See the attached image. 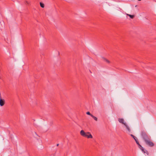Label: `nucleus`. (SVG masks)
<instances>
[{
  "instance_id": "obj_1",
  "label": "nucleus",
  "mask_w": 156,
  "mask_h": 156,
  "mask_svg": "<svg viewBox=\"0 0 156 156\" xmlns=\"http://www.w3.org/2000/svg\"><path fill=\"white\" fill-rule=\"evenodd\" d=\"M140 135L144 141L151 138L150 136H149L146 131L144 130L141 131Z\"/></svg>"
},
{
  "instance_id": "obj_12",
  "label": "nucleus",
  "mask_w": 156,
  "mask_h": 156,
  "mask_svg": "<svg viewBox=\"0 0 156 156\" xmlns=\"http://www.w3.org/2000/svg\"><path fill=\"white\" fill-rule=\"evenodd\" d=\"M130 135L135 140H136V139H137V138L136 136H134L132 134H131Z\"/></svg>"
},
{
  "instance_id": "obj_11",
  "label": "nucleus",
  "mask_w": 156,
  "mask_h": 156,
  "mask_svg": "<svg viewBox=\"0 0 156 156\" xmlns=\"http://www.w3.org/2000/svg\"><path fill=\"white\" fill-rule=\"evenodd\" d=\"M40 5L42 8H44V4L41 2H40Z\"/></svg>"
},
{
  "instance_id": "obj_18",
  "label": "nucleus",
  "mask_w": 156,
  "mask_h": 156,
  "mask_svg": "<svg viewBox=\"0 0 156 156\" xmlns=\"http://www.w3.org/2000/svg\"><path fill=\"white\" fill-rule=\"evenodd\" d=\"M137 6V5H136L135 7H136Z\"/></svg>"
},
{
  "instance_id": "obj_2",
  "label": "nucleus",
  "mask_w": 156,
  "mask_h": 156,
  "mask_svg": "<svg viewBox=\"0 0 156 156\" xmlns=\"http://www.w3.org/2000/svg\"><path fill=\"white\" fill-rule=\"evenodd\" d=\"M80 135L83 137L88 138H92L93 136L89 132L85 133L83 130H81L80 132Z\"/></svg>"
},
{
  "instance_id": "obj_17",
  "label": "nucleus",
  "mask_w": 156,
  "mask_h": 156,
  "mask_svg": "<svg viewBox=\"0 0 156 156\" xmlns=\"http://www.w3.org/2000/svg\"><path fill=\"white\" fill-rule=\"evenodd\" d=\"M139 1H140L141 0H138Z\"/></svg>"
},
{
  "instance_id": "obj_4",
  "label": "nucleus",
  "mask_w": 156,
  "mask_h": 156,
  "mask_svg": "<svg viewBox=\"0 0 156 156\" xmlns=\"http://www.w3.org/2000/svg\"><path fill=\"white\" fill-rule=\"evenodd\" d=\"M118 121L120 123H121L124 125L126 124V123L124 122V120L123 119L119 118L118 119Z\"/></svg>"
},
{
  "instance_id": "obj_3",
  "label": "nucleus",
  "mask_w": 156,
  "mask_h": 156,
  "mask_svg": "<svg viewBox=\"0 0 156 156\" xmlns=\"http://www.w3.org/2000/svg\"><path fill=\"white\" fill-rule=\"evenodd\" d=\"M151 138H149L147 140H146L144 141L147 145L149 146L150 147H152L154 145V144L151 141Z\"/></svg>"
},
{
  "instance_id": "obj_6",
  "label": "nucleus",
  "mask_w": 156,
  "mask_h": 156,
  "mask_svg": "<svg viewBox=\"0 0 156 156\" xmlns=\"http://www.w3.org/2000/svg\"><path fill=\"white\" fill-rule=\"evenodd\" d=\"M124 125L126 127V129L128 131V132L129 133L130 132H131V130L129 126L128 125H127V124L126 123L125 125Z\"/></svg>"
},
{
  "instance_id": "obj_16",
  "label": "nucleus",
  "mask_w": 156,
  "mask_h": 156,
  "mask_svg": "<svg viewBox=\"0 0 156 156\" xmlns=\"http://www.w3.org/2000/svg\"><path fill=\"white\" fill-rule=\"evenodd\" d=\"M147 154H148V152H147Z\"/></svg>"
},
{
  "instance_id": "obj_14",
  "label": "nucleus",
  "mask_w": 156,
  "mask_h": 156,
  "mask_svg": "<svg viewBox=\"0 0 156 156\" xmlns=\"http://www.w3.org/2000/svg\"><path fill=\"white\" fill-rule=\"evenodd\" d=\"M86 114L88 115H90L91 117L92 115L89 112H87Z\"/></svg>"
},
{
  "instance_id": "obj_15",
  "label": "nucleus",
  "mask_w": 156,
  "mask_h": 156,
  "mask_svg": "<svg viewBox=\"0 0 156 156\" xmlns=\"http://www.w3.org/2000/svg\"><path fill=\"white\" fill-rule=\"evenodd\" d=\"M58 145H59V144H57V146H58Z\"/></svg>"
},
{
  "instance_id": "obj_5",
  "label": "nucleus",
  "mask_w": 156,
  "mask_h": 156,
  "mask_svg": "<svg viewBox=\"0 0 156 156\" xmlns=\"http://www.w3.org/2000/svg\"><path fill=\"white\" fill-rule=\"evenodd\" d=\"M5 104V101L4 100L0 99V105L2 106L4 105Z\"/></svg>"
},
{
  "instance_id": "obj_9",
  "label": "nucleus",
  "mask_w": 156,
  "mask_h": 156,
  "mask_svg": "<svg viewBox=\"0 0 156 156\" xmlns=\"http://www.w3.org/2000/svg\"><path fill=\"white\" fill-rule=\"evenodd\" d=\"M127 15L129 16V17L131 19H133L134 17V16L133 15H131L128 14H127Z\"/></svg>"
},
{
  "instance_id": "obj_8",
  "label": "nucleus",
  "mask_w": 156,
  "mask_h": 156,
  "mask_svg": "<svg viewBox=\"0 0 156 156\" xmlns=\"http://www.w3.org/2000/svg\"><path fill=\"white\" fill-rule=\"evenodd\" d=\"M102 59L103 61L107 63L108 64L110 63V61L107 59H106V58L104 57H102Z\"/></svg>"
},
{
  "instance_id": "obj_10",
  "label": "nucleus",
  "mask_w": 156,
  "mask_h": 156,
  "mask_svg": "<svg viewBox=\"0 0 156 156\" xmlns=\"http://www.w3.org/2000/svg\"><path fill=\"white\" fill-rule=\"evenodd\" d=\"M91 117L96 121H97L98 120V119L97 118L94 116L93 115H92Z\"/></svg>"
},
{
  "instance_id": "obj_7",
  "label": "nucleus",
  "mask_w": 156,
  "mask_h": 156,
  "mask_svg": "<svg viewBox=\"0 0 156 156\" xmlns=\"http://www.w3.org/2000/svg\"><path fill=\"white\" fill-rule=\"evenodd\" d=\"M139 147L144 153H145L144 149L140 145H139Z\"/></svg>"
},
{
  "instance_id": "obj_13",
  "label": "nucleus",
  "mask_w": 156,
  "mask_h": 156,
  "mask_svg": "<svg viewBox=\"0 0 156 156\" xmlns=\"http://www.w3.org/2000/svg\"><path fill=\"white\" fill-rule=\"evenodd\" d=\"M135 141L136 143L137 144H138V146L139 145H140L139 144V143L138 141V140L137 139H136V140H135Z\"/></svg>"
}]
</instances>
